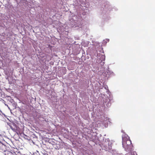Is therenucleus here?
<instances>
[{"label":"nucleus","mask_w":155,"mask_h":155,"mask_svg":"<svg viewBox=\"0 0 155 155\" xmlns=\"http://www.w3.org/2000/svg\"><path fill=\"white\" fill-rule=\"evenodd\" d=\"M1 150L2 151V152L5 151H8L6 150V146L3 144L1 145Z\"/></svg>","instance_id":"obj_2"},{"label":"nucleus","mask_w":155,"mask_h":155,"mask_svg":"<svg viewBox=\"0 0 155 155\" xmlns=\"http://www.w3.org/2000/svg\"><path fill=\"white\" fill-rule=\"evenodd\" d=\"M13 126H15V124H13Z\"/></svg>","instance_id":"obj_5"},{"label":"nucleus","mask_w":155,"mask_h":155,"mask_svg":"<svg viewBox=\"0 0 155 155\" xmlns=\"http://www.w3.org/2000/svg\"><path fill=\"white\" fill-rule=\"evenodd\" d=\"M122 145L123 147L126 150L131 148V142L129 137L127 134H124L122 136Z\"/></svg>","instance_id":"obj_1"},{"label":"nucleus","mask_w":155,"mask_h":155,"mask_svg":"<svg viewBox=\"0 0 155 155\" xmlns=\"http://www.w3.org/2000/svg\"><path fill=\"white\" fill-rule=\"evenodd\" d=\"M12 153L9 151H5L4 152H2V153L1 155H11Z\"/></svg>","instance_id":"obj_3"},{"label":"nucleus","mask_w":155,"mask_h":155,"mask_svg":"<svg viewBox=\"0 0 155 155\" xmlns=\"http://www.w3.org/2000/svg\"><path fill=\"white\" fill-rule=\"evenodd\" d=\"M11 128L13 130L15 131V128H13L12 126H10Z\"/></svg>","instance_id":"obj_4"}]
</instances>
